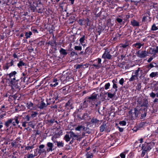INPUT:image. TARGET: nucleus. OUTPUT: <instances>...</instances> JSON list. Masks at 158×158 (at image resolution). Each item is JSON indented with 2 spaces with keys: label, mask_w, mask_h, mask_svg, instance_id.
Returning a JSON list of instances; mask_svg holds the SVG:
<instances>
[{
  "label": "nucleus",
  "mask_w": 158,
  "mask_h": 158,
  "mask_svg": "<svg viewBox=\"0 0 158 158\" xmlns=\"http://www.w3.org/2000/svg\"><path fill=\"white\" fill-rule=\"evenodd\" d=\"M27 72H25L22 73L21 76L18 78H13L10 81V85L12 89L20 90L22 83L27 82L28 81V78Z\"/></svg>",
  "instance_id": "f257e3e1"
},
{
  "label": "nucleus",
  "mask_w": 158,
  "mask_h": 158,
  "mask_svg": "<svg viewBox=\"0 0 158 158\" xmlns=\"http://www.w3.org/2000/svg\"><path fill=\"white\" fill-rule=\"evenodd\" d=\"M148 72V71L145 70L139 67L138 68L137 70L133 71L131 77L129 79V81H133L136 79H138L139 77L140 79L144 77Z\"/></svg>",
  "instance_id": "f03ea898"
},
{
  "label": "nucleus",
  "mask_w": 158,
  "mask_h": 158,
  "mask_svg": "<svg viewBox=\"0 0 158 158\" xmlns=\"http://www.w3.org/2000/svg\"><path fill=\"white\" fill-rule=\"evenodd\" d=\"M155 145L153 142L147 143L145 142L142 144H140L139 147L141 148L142 152L141 154V157H143L146 154V153L149 152Z\"/></svg>",
  "instance_id": "7ed1b4c3"
},
{
  "label": "nucleus",
  "mask_w": 158,
  "mask_h": 158,
  "mask_svg": "<svg viewBox=\"0 0 158 158\" xmlns=\"http://www.w3.org/2000/svg\"><path fill=\"white\" fill-rule=\"evenodd\" d=\"M149 106L148 101L147 99H144L142 104L141 105L140 113L141 114V119H143L146 116L148 107Z\"/></svg>",
  "instance_id": "20e7f679"
},
{
  "label": "nucleus",
  "mask_w": 158,
  "mask_h": 158,
  "mask_svg": "<svg viewBox=\"0 0 158 158\" xmlns=\"http://www.w3.org/2000/svg\"><path fill=\"white\" fill-rule=\"evenodd\" d=\"M19 122L22 123V126L23 127H26L28 122L30 121V117L29 114L23 113V115L19 116Z\"/></svg>",
  "instance_id": "39448f33"
},
{
  "label": "nucleus",
  "mask_w": 158,
  "mask_h": 158,
  "mask_svg": "<svg viewBox=\"0 0 158 158\" xmlns=\"http://www.w3.org/2000/svg\"><path fill=\"white\" fill-rule=\"evenodd\" d=\"M64 110L67 111H70L71 109H73L74 107L73 106V101L72 100L69 99L65 103L64 106Z\"/></svg>",
  "instance_id": "423d86ee"
},
{
  "label": "nucleus",
  "mask_w": 158,
  "mask_h": 158,
  "mask_svg": "<svg viewBox=\"0 0 158 158\" xmlns=\"http://www.w3.org/2000/svg\"><path fill=\"white\" fill-rule=\"evenodd\" d=\"M102 58L104 59H106L108 60H110L113 59L114 56L110 54V51H109L107 48H106L102 54Z\"/></svg>",
  "instance_id": "0eeeda50"
},
{
  "label": "nucleus",
  "mask_w": 158,
  "mask_h": 158,
  "mask_svg": "<svg viewBox=\"0 0 158 158\" xmlns=\"http://www.w3.org/2000/svg\"><path fill=\"white\" fill-rule=\"evenodd\" d=\"M99 130L101 132L105 131L106 132H109L110 130V128L106 125L105 122L103 123L99 127Z\"/></svg>",
  "instance_id": "6e6552de"
},
{
  "label": "nucleus",
  "mask_w": 158,
  "mask_h": 158,
  "mask_svg": "<svg viewBox=\"0 0 158 158\" xmlns=\"http://www.w3.org/2000/svg\"><path fill=\"white\" fill-rule=\"evenodd\" d=\"M151 14L149 11H147L144 14V15L143 16L142 21L143 22H145L148 20L150 22L152 20V18L150 17Z\"/></svg>",
  "instance_id": "1a4fd4ad"
},
{
  "label": "nucleus",
  "mask_w": 158,
  "mask_h": 158,
  "mask_svg": "<svg viewBox=\"0 0 158 158\" xmlns=\"http://www.w3.org/2000/svg\"><path fill=\"white\" fill-rule=\"evenodd\" d=\"M134 112H132V110L131 109L129 111L128 113L130 115H131L132 118H137L139 114L140 113V109L139 111L138 109L136 108H134L133 109Z\"/></svg>",
  "instance_id": "9d476101"
},
{
  "label": "nucleus",
  "mask_w": 158,
  "mask_h": 158,
  "mask_svg": "<svg viewBox=\"0 0 158 158\" xmlns=\"http://www.w3.org/2000/svg\"><path fill=\"white\" fill-rule=\"evenodd\" d=\"M78 23L81 26L85 25L86 24L87 26H89L90 25V22L89 19L87 18L86 19H80L78 21Z\"/></svg>",
  "instance_id": "9b49d317"
},
{
  "label": "nucleus",
  "mask_w": 158,
  "mask_h": 158,
  "mask_svg": "<svg viewBox=\"0 0 158 158\" xmlns=\"http://www.w3.org/2000/svg\"><path fill=\"white\" fill-rule=\"evenodd\" d=\"M56 147H55L53 144L52 143L48 142L46 144V148L47 152H52V151L56 150Z\"/></svg>",
  "instance_id": "f8f14e48"
},
{
  "label": "nucleus",
  "mask_w": 158,
  "mask_h": 158,
  "mask_svg": "<svg viewBox=\"0 0 158 158\" xmlns=\"http://www.w3.org/2000/svg\"><path fill=\"white\" fill-rule=\"evenodd\" d=\"M137 56L141 58H143L145 57L148 55V52L146 50L142 51L139 50L137 52Z\"/></svg>",
  "instance_id": "ddd939ff"
},
{
  "label": "nucleus",
  "mask_w": 158,
  "mask_h": 158,
  "mask_svg": "<svg viewBox=\"0 0 158 158\" xmlns=\"http://www.w3.org/2000/svg\"><path fill=\"white\" fill-rule=\"evenodd\" d=\"M37 105H34L31 102H28L26 103V106L28 109L31 110H36L37 109Z\"/></svg>",
  "instance_id": "4468645a"
},
{
  "label": "nucleus",
  "mask_w": 158,
  "mask_h": 158,
  "mask_svg": "<svg viewBox=\"0 0 158 158\" xmlns=\"http://www.w3.org/2000/svg\"><path fill=\"white\" fill-rule=\"evenodd\" d=\"M11 120H12L11 123V125L12 127H15L17 125H18L19 123V116H15L14 118H10Z\"/></svg>",
  "instance_id": "2eb2a0df"
},
{
  "label": "nucleus",
  "mask_w": 158,
  "mask_h": 158,
  "mask_svg": "<svg viewBox=\"0 0 158 158\" xmlns=\"http://www.w3.org/2000/svg\"><path fill=\"white\" fill-rule=\"evenodd\" d=\"M102 122V120H99L96 118H93L91 120L90 123L91 124L94 125L96 127H98Z\"/></svg>",
  "instance_id": "dca6fc26"
},
{
  "label": "nucleus",
  "mask_w": 158,
  "mask_h": 158,
  "mask_svg": "<svg viewBox=\"0 0 158 158\" xmlns=\"http://www.w3.org/2000/svg\"><path fill=\"white\" fill-rule=\"evenodd\" d=\"M101 59L100 58H98L95 60L94 61V63L93 64V66L96 68H100L102 65L101 63Z\"/></svg>",
  "instance_id": "f3484780"
},
{
  "label": "nucleus",
  "mask_w": 158,
  "mask_h": 158,
  "mask_svg": "<svg viewBox=\"0 0 158 158\" xmlns=\"http://www.w3.org/2000/svg\"><path fill=\"white\" fill-rule=\"evenodd\" d=\"M70 135L72 138H73V139L77 140L78 141H80L81 137L80 135L75 134L73 131H70L69 132Z\"/></svg>",
  "instance_id": "a211bd4d"
},
{
  "label": "nucleus",
  "mask_w": 158,
  "mask_h": 158,
  "mask_svg": "<svg viewBox=\"0 0 158 158\" xmlns=\"http://www.w3.org/2000/svg\"><path fill=\"white\" fill-rule=\"evenodd\" d=\"M48 44L52 46V48L54 49L55 51L57 50L56 45L57 43L55 40H49L48 43Z\"/></svg>",
  "instance_id": "6ab92c4d"
},
{
  "label": "nucleus",
  "mask_w": 158,
  "mask_h": 158,
  "mask_svg": "<svg viewBox=\"0 0 158 158\" xmlns=\"http://www.w3.org/2000/svg\"><path fill=\"white\" fill-rule=\"evenodd\" d=\"M32 43L36 44L37 47H40L44 45V42L40 38H38L32 41Z\"/></svg>",
  "instance_id": "aec40b11"
},
{
  "label": "nucleus",
  "mask_w": 158,
  "mask_h": 158,
  "mask_svg": "<svg viewBox=\"0 0 158 158\" xmlns=\"http://www.w3.org/2000/svg\"><path fill=\"white\" fill-rule=\"evenodd\" d=\"M17 73L15 71H14L11 72L9 74H7V76H8L9 78H10V80H11V79L13 78H18V75H17Z\"/></svg>",
  "instance_id": "412c9836"
},
{
  "label": "nucleus",
  "mask_w": 158,
  "mask_h": 158,
  "mask_svg": "<svg viewBox=\"0 0 158 158\" xmlns=\"http://www.w3.org/2000/svg\"><path fill=\"white\" fill-rule=\"evenodd\" d=\"M37 106V108H39L40 110H43L44 107H46V104L44 102V100H42L41 101L39 102Z\"/></svg>",
  "instance_id": "4be33fe9"
},
{
  "label": "nucleus",
  "mask_w": 158,
  "mask_h": 158,
  "mask_svg": "<svg viewBox=\"0 0 158 158\" xmlns=\"http://www.w3.org/2000/svg\"><path fill=\"white\" fill-rule=\"evenodd\" d=\"M39 148L38 153L39 155H41L42 153H46V150L44 148H45V145L44 144H41L39 146Z\"/></svg>",
  "instance_id": "5701e85b"
},
{
  "label": "nucleus",
  "mask_w": 158,
  "mask_h": 158,
  "mask_svg": "<svg viewBox=\"0 0 158 158\" xmlns=\"http://www.w3.org/2000/svg\"><path fill=\"white\" fill-rule=\"evenodd\" d=\"M59 82V80L56 78H54L50 84V86L52 87H55L58 85Z\"/></svg>",
  "instance_id": "b1692460"
},
{
  "label": "nucleus",
  "mask_w": 158,
  "mask_h": 158,
  "mask_svg": "<svg viewBox=\"0 0 158 158\" xmlns=\"http://www.w3.org/2000/svg\"><path fill=\"white\" fill-rule=\"evenodd\" d=\"M30 6V8L31 10L34 11L36 8V7L38 6V4L36 1H33V2H29Z\"/></svg>",
  "instance_id": "393cba45"
},
{
  "label": "nucleus",
  "mask_w": 158,
  "mask_h": 158,
  "mask_svg": "<svg viewBox=\"0 0 158 158\" xmlns=\"http://www.w3.org/2000/svg\"><path fill=\"white\" fill-rule=\"evenodd\" d=\"M68 88L67 86L63 87L62 88L59 89L60 92L62 94L64 95L68 93Z\"/></svg>",
  "instance_id": "a878e982"
},
{
  "label": "nucleus",
  "mask_w": 158,
  "mask_h": 158,
  "mask_svg": "<svg viewBox=\"0 0 158 158\" xmlns=\"http://www.w3.org/2000/svg\"><path fill=\"white\" fill-rule=\"evenodd\" d=\"M87 39V37L85 35H83L79 39V40L80 43L83 46H84L85 45V40H86Z\"/></svg>",
  "instance_id": "bb28decb"
},
{
  "label": "nucleus",
  "mask_w": 158,
  "mask_h": 158,
  "mask_svg": "<svg viewBox=\"0 0 158 158\" xmlns=\"http://www.w3.org/2000/svg\"><path fill=\"white\" fill-rule=\"evenodd\" d=\"M12 121L11 120L10 118L8 119L6 122H5L4 124L6 128L8 129L10 127V128L11 126H10V125L11 124Z\"/></svg>",
  "instance_id": "cd10ccee"
},
{
  "label": "nucleus",
  "mask_w": 158,
  "mask_h": 158,
  "mask_svg": "<svg viewBox=\"0 0 158 158\" xmlns=\"http://www.w3.org/2000/svg\"><path fill=\"white\" fill-rule=\"evenodd\" d=\"M31 114L30 115V118H36L37 115L38 114V113L37 111H34L31 110Z\"/></svg>",
  "instance_id": "c85d7f7f"
},
{
  "label": "nucleus",
  "mask_w": 158,
  "mask_h": 158,
  "mask_svg": "<svg viewBox=\"0 0 158 158\" xmlns=\"http://www.w3.org/2000/svg\"><path fill=\"white\" fill-rule=\"evenodd\" d=\"M55 99L53 98H50L49 99H47L46 101L47 103V106L54 103L55 102Z\"/></svg>",
  "instance_id": "c756f323"
},
{
  "label": "nucleus",
  "mask_w": 158,
  "mask_h": 158,
  "mask_svg": "<svg viewBox=\"0 0 158 158\" xmlns=\"http://www.w3.org/2000/svg\"><path fill=\"white\" fill-rule=\"evenodd\" d=\"M59 52L60 55H63V57H64L68 54L66 50L62 48H60Z\"/></svg>",
  "instance_id": "7c9ffc66"
},
{
  "label": "nucleus",
  "mask_w": 158,
  "mask_h": 158,
  "mask_svg": "<svg viewBox=\"0 0 158 158\" xmlns=\"http://www.w3.org/2000/svg\"><path fill=\"white\" fill-rule=\"evenodd\" d=\"M88 104L86 102V101L84 99V102L82 103H81L80 105V109H83L87 108L88 107Z\"/></svg>",
  "instance_id": "2f4dec72"
},
{
  "label": "nucleus",
  "mask_w": 158,
  "mask_h": 158,
  "mask_svg": "<svg viewBox=\"0 0 158 158\" xmlns=\"http://www.w3.org/2000/svg\"><path fill=\"white\" fill-rule=\"evenodd\" d=\"M98 94L95 93H93L91 96L88 97L90 99L92 102L95 101L97 98Z\"/></svg>",
  "instance_id": "473e14b6"
},
{
  "label": "nucleus",
  "mask_w": 158,
  "mask_h": 158,
  "mask_svg": "<svg viewBox=\"0 0 158 158\" xmlns=\"http://www.w3.org/2000/svg\"><path fill=\"white\" fill-rule=\"evenodd\" d=\"M32 33H33L35 35L39 33V31L37 30V27H36L32 26L31 28Z\"/></svg>",
  "instance_id": "72a5a7b5"
},
{
  "label": "nucleus",
  "mask_w": 158,
  "mask_h": 158,
  "mask_svg": "<svg viewBox=\"0 0 158 158\" xmlns=\"http://www.w3.org/2000/svg\"><path fill=\"white\" fill-rule=\"evenodd\" d=\"M130 1L131 2H134V4L136 6H137L139 4H143L142 2V0H130Z\"/></svg>",
  "instance_id": "f704fd0d"
},
{
  "label": "nucleus",
  "mask_w": 158,
  "mask_h": 158,
  "mask_svg": "<svg viewBox=\"0 0 158 158\" xmlns=\"http://www.w3.org/2000/svg\"><path fill=\"white\" fill-rule=\"evenodd\" d=\"M131 25L133 27H138L139 26V23L136 20L134 19L131 22Z\"/></svg>",
  "instance_id": "c9c22d12"
},
{
  "label": "nucleus",
  "mask_w": 158,
  "mask_h": 158,
  "mask_svg": "<svg viewBox=\"0 0 158 158\" xmlns=\"http://www.w3.org/2000/svg\"><path fill=\"white\" fill-rule=\"evenodd\" d=\"M30 144H28L27 146L25 147V150L27 151H29L35 148V144H32L31 146H29Z\"/></svg>",
  "instance_id": "e433bc0d"
},
{
  "label": "nucleus",
  "mask_w": 158,
  "mask_h": 158,
  "mask_svg": "<svg viewBox=\"0 0 158 158\" xmlns=\"http://www.w3.org/2000/svg\"><path fill=\"white\" fill-rule=\"evenodd\" d=\"M52 97L53 98L55 99V100H57L59 98L58 93V92L57 91H55L53 93V95H52Z\"/></svg>",
  "instance_id": "4c0bfd02"
},
{
  "label": "nucleus",
  "mask_w": 158,
  "mask_h": 158,
  "mask_svg": "<svg viewBox=\"0 0 158 158\" xmlns=\"http://www.w3.org/2000/svg\"><path fill=\"white\" fill-rule=\"evenodd\" d=\"M89 117V114L88 113H85L83 114V116L81 117V120H88Z\"/></svg>",
  "instance_id": "58836bf2"
},
{
  "label": "nucleus",
  "mask_w": 158,
  "mask_h": 158,
  "mask_svg": "<svg viewBox=\"0 0 158 158\" xmlns=\"http://www.w3.org/2000/svg\"><path fill=\"white\" fill-rule=\"evenodd\" d=\"M56 142V143H57V146L59 148H62L64 147V143L62 142V141H55Z\"/></svg>",
  "instance_id": "ea45409f"
},
{
  "label": "nucleus",
  "mask_w": 158,
  "mask_h": 158,
  "mask_svg": "<svg viewBox=\"0 0 158 158\" xmlns=\"http://www.w3.org/2000/svg\"><path fill=\"white\" fill-rule=\"evenodd\" d=\"M149 76L151 78L158 77V73L157 72H152L150 74Z\"/></svg>",
  "instance_id": "a19ab883"
},
{
  "label": "nucleus",
  "mask_w": 158,
  "mask_h": 158,
  "mask_svg": "<svg viewBox=\"0 0 158 158\" xmlns=\"http://www.w3.org/2000/svg\"><path fill=\"white\" fill-rule=\"evenodd\" d=\"M71 138L70 136V137L69 134H66L64 137V139L67 142H68L70 140Z\"/></svg>",
  "instance_id": "79ce46f5"
},
{
  "label": "nucleus",
  "mask_w": 158,
  "mask_h": 158,
  "mask_svg": "<svg viewBox=\"0 0 158 158\" xmlns=\"http://www.w3.org/2000/svg\"><path fill=\"white\" fill-rule=\"evenodd\" d=\"M112 82L113 83V88L115 89V92H116L117 91L118 86L116 84L117 82L114 80H113L112 81Z\"/></svg>",
  "instance_id": "37998d69"
},
{
  "label": "nucleus",
  "mask_w": 158,
  "mask_h": 158,
  "mask_svg": "<svg viewBox=\"0 0 158 158\" xmlns=\"http://www.w3.org/2000/svg\"><path fill=\"white\" fill-rule=\"evenodd\" d=\"M26 65L25 63L21 60L17 64V66L19 68H20L23 66H25Z\"/></svg>",
  "instance_id": "c03bdc74"
},
{
  "label": "nucleus",
  "mask_w": 158,
  "mask_h": 158,
  "mask_svg": "<svg viewBox=\"0 0 158 158\" xmlns=\"http://www.w3.org/2000/svg\"><path fill=\"white\" fill-rule=\"evenodd\" d=\"M87 158H93L94 156L93 154L91 151L88 152L86 154Z\"/></svg>",
  "instance_id": "a18cd8bd"
},
{
  "label": "nucleus",
  "mask_w": 158,
  "mask_h": 158,
  "mask_svg": "<svg viewBox=\"0 0 158 158\" xmlns=\"http://www.w3.org/2000/svg\"><path fill=\"white\" fill-rule=\"evenodd\" d=\"M32 35V32L31 31H29V32H26L25 33V36H26V39H27L29 38H30L31 36Z\"/></svg>",
  "instance_id": "49530a36"
},
{
  "label": "nucleus",
  "mask_w": 158,
  "mask_h": 158,
  "mask_svg": "<svg viewBox=\"0 0 158 158\" xmlns=\"http://www.w3.org/2000/svg\"><path fill=\"white\" fill-rule=\"evenodd\" d=\"M116 21H117L118 23L120 24L121 25L124 24V22L123 21V19L120 18L118 17H117L116 19Z\"/></svg>",
  "instance_id": "de8ad7c7"
},
{
  "label": "nucleus",
  "mask_w": 158,
  "mask_h": 158,
  "mask_svg": "<svg viewBox=\"0 0 158 158\" xmlns=\"http://www.w3.org/2000/svg\"><path fill=\"white\" fill-rule=\"evenodd\" d=\"M134 46L138 49H139L143 45V44H142L140 43H136L134 44Z\"/></svg>",
  "instance_id": "09e8293b"
},
{
  "label": "nucleus",
  "mask_w": 158,
  "mask_h": 158,
  "mask_svg": "<svg viewBox=\"0 0 158 158\" xmlns=\"http://www.w3.org/2000/svg\"><path fill=\"white\" fill-rule=\"evenodd\" d=\"M83 126L82 125H79L75 128V129L77 131H81L83 128Z\"/></svg>",
  "instance_id": "8fccbe9b"
},
{
  "label": "nucleus",
  "mask_w": 158,
  "mask_h": 158,
  "mask_svg": "<svg viewBox=\"0 0 158 158\" xmlns=\"http://www.w3.org/2000/svg\"><path fill=\"white\" fill-rule=\"evenodd\" d=\"M152 53L154 55L158 53V47H157L156 48H153L152 50Z\"/></svg>",
  "instance_id": "3c124183"
},
{
  "label": "nucleus",
  "mask_w": 158,
  "mask_h": 158,
  "mask_svg": "<svg viewBox=\"0 0 158 158\" xmlns=\"http://www.w3.org/2000/svg\"><path fill=\"white\" fill-rule=\"evenodd\" d=\"M22 140L21 139L20 137H17L15 140V143H16L17 144L19 143H21L22 142Z\"/></svg>",
  "instance_id": "603ef678"
},
{
  "label": "nucleus",
  "mask_w": 158,
  "mask_h": 158,
  "mask_svg": "<svg viewBox=\"0 0 158 158\" xmlns=\"http://www.w3.org/2000/svg\"><path fill=\"white\" fill-rule=\"evenodd\" d=\"M91 51V49L89 47H87L85 50V52H84L85 55H86V54H89L90 53Z\"/></svg>",
  "instance_id": "864d4df0"
},
{
  "label": "nucleus",
  "mask_w": 158,
  "mask_h": 158,
  "mask_svg": "<svg viewBox=\"0 0 158 158\" xmlns=\"http://www.w3.org/2000/svg\"><path fill=\"white\" fill-rule=\"evenodd\" d=\"M115 92L114 94H111L109 92H107L106 94L107 95L108 97L110 98H112L115 95Z\"/></svg>",
  "instance_id": "5fc2aeb1"
},
{
  "label": "nucleus",
  "mask_w": 158,
  "mask_h": 158,
  "mask_svg": "<svg viewBox=\"0 0 158 158\" xmlns=\"http://www.w3.org/2000/svg\"><path fill=\"white\" fill-rule=\"evenodd\" d=\"M61 79L62 80H63V81H67L69 79V77H68L67 75H64L62 76L61 77Z\"/></svg>",
  "instance_id": "6e6d98bb"
},
{
  "label": "nucleus",
  "mask_w": 158,
  "mask_h": 158,
  "mask_svg": "<svg viewBox=\"0 0 158 158\" xmlns=\"http://www.w3.org/2000/svg\"><path fill=\"white\" fill-rule=\"evenodd\" d=\"M118 124L121 126H125L126 125L127 122L123 120L119 121Z\"/></svg>",
  "instance_id": "4d7b16f0"
},
{
  "label": "nucleus",
  "mask_w": 158,
  "mask_h": 158,
  "mask_svg": "<svg viewBox=\"0 0 158 158\" xmlns=\"http://www.w3.org/2000/svg\"><path fill=\"white\" fill-rule=\"evenodd\" d=\"M74 49L77 51H81L82 50V47L79 46H76L74 47Z\"/></svg>",
  "instance_id": "13d9d810"
},
{
  "label": "nucleus",
  "mask_w": 158,
  "mask_h": 158,
  "mask_svg": "<svg viewBox=\"0 0 158 158\" xmlns=\"http://www.w3.org/2000/svg\"><path fill=\"white\" fill-rule=\"evenodd\" d=\"M74 115L75 117H77V118L78 119L81 120V117L80 114L79 113H75V112L74 113Z\"/></svg>",
  "instance_id": "bf43d9fd"
},
{
  "label": "nucleus",
  "mask_w": 158,
  "mask_h": 158,
  "mask_svg": "<svg viewBox=\"0 0 158 158\" xmlns=\"http://www.w3.org/2000/svg\"><path fill=\"white\" fill-rule=\"evenodd\" d=\"M15 61L13 60H12L10 63H6L7 64V65L9 66V68L10 67L14 65V62Z\"/></svg>",
  "instance_id": "052dcab7"
},
{
  "label": "nucleus",
  "mask_w": 158,
  "mask_h": 158,
  "mask_svg": "<svg viewBox=\"0 0 158 158\" xmlns=\"http://www.w3.org/2000/svg\"><path fill=\"white\" fill-rule=\"evenodd\" d=\"M158 29V28L157 27L155 24L152 25L151 28V30L152 31H156Z\"/></svg>",
  "instance_id": "680f3d73"
},
{
  "label": "nucleus",
  "mask_w": 158,
  "mask_h": 158,
  "mask_svg": "<svg viewBox=\"0 0 158 158\" xmlns=\"http://www.w3.org/2000/svg\"><path fill=\"white\" fill-rule=\"evenodd\" d=\"M57 136L58 135L57 134H55L52 137V140L54 143H55L56 142L55 141H56V139L57 138Z\"/></svg>",
  "instance_id": "e2e57ef3"
},
{
  "label": "nucleus",
  "mask_w": 158,
  "mask_h": 158,
  "mask_svg": "<svg viewBox=\"0 0 158 158\" xmlns=\"http://www.w3.org/2000/svg\"><path fill=\"white\" fill-rule=\"evenodd\" d=\"M85 100L86 101V102H87L88 104H92V101L88 97H86Z\"/></svg>",
  "instance_id": "0e129e2a"
},
{
  "label": "nucleus",
  "mask_w": 158,
  "mask_h": 158,
  "mask_svg": "<svg viewBox=\"0 0 158 158\" xmlns=\"http://www.w3.org/2000/svg\"><path fill=\"white\" fill-rule=\"evenodd\" d=\"M141 84L140 83H138L136 86V89L138 91H140L141 88Z\"/></svg>",
  "instance_id": "69168bd1"
},
{
  "label": "nucleus",
  "mask_w": 158,
  "mask_h": 158,
  "mask_svg": "<svg viewBox=\"0 0 158 158\" xmlns=\"http://www.w3.org/2000/svg\"><path fill=\"white\" fill-rule=\"evenodd\" d=\"M70 56L72 57H73L74 56H78L77 53L76 52H74V51H73V52H71L70 53Z\"/></svg>",
  "instance_id": "338daca9"
},
{
  "label": "nucleus",
  "mask_w": 158,
  "mask_h": 158,
  "mask_svg": "<svg viewBox=\"0 0 158 158\" xmlns=\"http://www.w3.org/2000/svg\"><path fill=\"white\" fill-rule=\"evenodd\" d=\"M26 156V158H34L35 156V155L31 154L28 155H27Z\"/></svg>",
  "instance_id": "774afa93"
}]
</instances>
